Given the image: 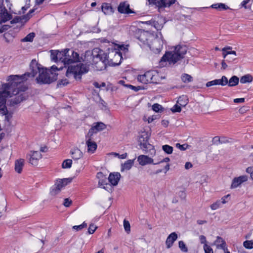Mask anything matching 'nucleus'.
Returning a JSON list of instances; mask_svg holds the SVG:
<instances>
[{
    "label": "nucleus",
    "mask_w": 253,
    "mask_h": 253,
    "mask_svg": "<svg viewBox=\"0 0 253 253\" xmlns=\"http://www.w3.org/2000/svg\"><path fill=\"white\" fill-rule=\"evenodd\" d=\"M246 171L247 172L250 173L251 177L253 179V167L247 168Z\"/></svg>",
    "instance_id": "60"
},
{
    "label": "nucleus",
    "mask_w": 253,
    "mask_h": 253,
    "mask_svg": "<svg viewBox=\"0 0 253 253\" xmlns=\"http://www.w3.org/2000/svg\"><path fill=\"white\" fill-rule=\"evenodd\" d=\"M192 166H192V164L191 163H190V162H186L185 165V168L186 169H189L192 168Z\"/></svg>",
    "instance_id": "64"
},
{
    "label": "nucleus",
    "mask_w": 253,
    "mask_h": 253,
    "mask_svg": "<svg viewBox=\"0 0 253 253\" xmlns=\"http://www.w3.org/2000/svg\"><path fill=\"white\" fill-rule=\"evenodd\" d=\"M86 144L87 146V151L88 152L93 153L97 148L96 143L92 140V137H87V134L86 135Z\"/></svg>",
    "instance_id": "20"
},
{
    "label": "nucleus",
    "mask_w": 253,
    "mask_h": 253,
    "mask_svg": "<svg viewBox=\"0 0 253 253\" xmlns=\"http://www.w3.org/2000/svg\"><path fill=\"white\" fill-rule=\"evenodd\" d=\"M217 85L216 79L212 80L211 81L208 82L206 84L207 87H210V86H211L212 85Z\"/></svg>",
    "instance_id": "57"
},
{
    "label": "nucleus",
    "mask_w": 253,
    "mask_h": 253,
    "mask_svg": "<svg viewBox=\"0 0 253 253\" xmlns=\"http://www.w3.org/2000/svg\"><path fill=\"white\" fill-rule=\"evenodd\" d=\"M128 45H122L119 46L120 50L126 52L128 51Z\"/></svg>",
    "instance_id": "58"
},
{
    "label": "nucleus",
    "mask_w": 253,
    "mask_h": 253,
    "mask_svg": "<svg viewBox=\"0 0 253 253\" xmlns=\"http://www.w3.org/2000/svg\"><path fill=\"white\" fill-rule=\"evenodd\" d=\"M153 24L152 26H153L157 30H161V29L163 27V26L161 24H159L158 22L155 21L153 22Z\"/></svg>",
    "instance_id": "55"
},
{
    "label": "nucleus",
    "mask_w": 253,
    "mask_h": 253,
    "mask_svg": "<svg viewBox=\"0 0 253 253\" xmlns=\"http://www.w3.org/2000/svg\"><path fill=\"white\" fill-rule=\"evenodd\" d=\"M121 174L119 172L110 173L108 179L112 185L116 186L118 184L120 179Z\"/></svg>",
    "instance_id": "22"
},
{
    "label": "nucleus",
    "mask_w": 253,
    "mask_h": 253,
    "mask_svg": "<svg viewBox=\"0 0 253 253\" xmlns=\"http://www.w3.org/2000/svg\"><path fill=\"white\" fill-rule=\"evenodd\" d=\"M163 43V40L157 37L154 39L151 44H149V46L154 53H158L162 49Z\"/></svg>",
    "instance_id": "12"
},
{
    "label": "nucleus",
    "mask_w": 253,
    "mask_h": 253,
    "mask_svg": "<svg viewBox=\"0 0 253 253\" xmlns=\"http://www.w3.org/2000/svg\"><path fill=\"white\" fill-rule=\"evenodd\" d=\"M137 161L141 166L153 164V159L148 156L141 155L138 157Z\"/></svg>",
    "instance_id": "21"
},
{
    "label": "nucleus",
    "mask_w": 253,
    "mask_h": 253,
    "mask_svg": "<svg viewBox=\"0 0 253 253\" xmlns=\"http://www.w3.org/2000/svg\"><path fill=\"white\" fill-rule=\"evenodd\" d=\"M199 239L201 244H203L204 245H208L206 238L205 236L200 235L199 237Z\"/></svg>",
    "instance_id": "56"
},
{
    "label": "nucleus",
    "mask_w": 253,
    "mask_h": 253,
    "mask_svg": "<svg viewBox=\"0 0 253 253\" xmlns=\"http://www.w3.org/2000/svg\"><path fill=\"white\" fill-rule=\"evenodd\" d=\"M163 150L168 154H170L172 153L173 147L169 145H164L162 146Z\"/></svg>",
    "instance_id": "39"
},
{
    "label": "nucleus",
    "mask_w": 253,
    "mask_h": 253,
    "mask_svg": "<svg viewBox=\"0 0 253 253\" xmlns=\"http://www.w3.org/2000/svg\"><path fill=\"white\" fill-rule=\"evenodd\" d=\"M25 160L23 159H19L15 161L14 169L16 172L21 173L24 166Z\"/></svg>",
    "instance_id": "25"
},
{
    "label": "nucleus",
    "mask_w": 253,
    "mask_h": 253,
    "mask_svg": "<svg viewBox=\"0 0 253 253\" xmlns=\"http://www.w3.org/2000/svg\"><path fill=\"white\" fill-rule=\"evenodd\" d=\"M105 184H107V178L106 177L104 178L99 180L98 185L99 186L101 187L104 186Z\"/></svg>",
    "instance_id": "52"
},
{
    "label": "nucleus",
    "mask_w": 253,
    "mask_h": 253,
    "mask_svg": "<svg viewBox=\"0 0 253 253\" xmlns=\"http://www.w3.org/2000/svg\"><path fill=\"white\" fill-rule=\"evenodd\" d=\"M65 51H66V56L65 58H64V59H65L64 65L70 64L74 62H80L81 61V58H80L79 54L77 52L73 50H71L70 52V50L69 49H65Z\"/></svg>",
    "instance_id": "10"
},
{
    "label": "nucleus",
    "mask_w": 253,
    "mask_h": 253,
    "mask_svg": "<svg viewBox=\"0 0 253 253\" xmlns=\"http://www.w3.org/2000/svg\"><path fill=\"white\" fill-rule=\"evenodd\" d=\"M216 84L225 86L228 84V79L225 76H223L220 79H216Z\"/></svg>",
    "instance_id": "33"
},
{
    "label": "nucleus",
    "mask_w": 253,
    "mask_h": 253,
    "mask_svg": "<svg viewBox=\"0 0 253 253\" xmlns=\"http://www.w3.org/2000/svg\"><path fill=\"white\" fill-rule=\"evenodd\" d=\"M248 180V177L246 175H242L233 179L231 187L235 188L239 186L244 182Z\"/></svg>",
    "instance_id": "19"
},
{
    "label": "nucleus",
    "mask_w": 253,
    "mask_h": 253,
    "mask_svg": "<svg viewBox=\"0 0 253 253\" xmlns=\"http://www.w3.org/2000/svg\"><path fill=\"white\" fill-rule=\"evenodd\" d=\"M221 206V202L220 200L217 201L216 202L213 203L211 205V208L212 210H215L218 209Z\"/></svg>",
    "instance_id": "46"
},
{
    "label": "nucleus",
    "mask_w": 253,
    "mask_h": 253,
    "mask_svg": "<svg viewBox=\"0 0 253 253\" xmlns=\"http://www.w3.org/2000/svg\"><path fill=\"white\" fill-rule=\"evenodd\" d=\"M71 182V179L70 178H63V179H59L57 180L55 183V186H56L58 188H59V189L61 190L63 187L67 185L68 183Z\"/></svg>",
    "instance_id": "27"
},
{
    "label": "nucleus",
    "mask_w": 253,
    "mask_h": 253,
    "mask_svg": "<svg viewBox=\"0 0 253 253\" xmlns=\"http://www.w3.org/2000/svg\"><path fill=\"white\" fill-rule=\"evenodd\" d=\"M51 59L52 61L57 62L58 50H51Z\"/></svg>",
    "instance_id": "43"
},
{
    "label": "nucleus",
    "mask_w": 253,
    "mask_h": 253,
    "mask_svg": "<svg viewBox=\"0 0 253 253\" xmlns=\"http://www.w3.org/2000/svg\"><path fill=\"white\" fill-rule=\"evenodd\" d=\"M149 4L155 5L159 11L162 8L169 7L176 2V0H147Z\"/></svg>",
    "instance_id": "9"
},
{
    "label": "nucleus",
    "mask_w": 253,
    "mask_h": 253,
    "mask_svg": "<svg viewBox=\"0 0 253 253\" xmlns=\"http://www.w3.org/2000/svg\"><path fill=\"white\" fill-rule=\"evenodd\" d=\"M253 80V77L250 74H247L242 76L240 79V82L242 84L250 83Z\"/></svg>",
    "instance_id": "31"
},
{
    "label": "nucleus",
    "mask_w": 253,
    "mask_h": 253,
    "mask_svg": "<svg viewBox=\"0 0 253 253\" xmlns=\"http://www.w3.org/2000/svg\"><path fill=\"white\" fill-rule=\"evenodd\" d=\"M134 160H128L126 161L124 164H122L121 171L125 170H129L133 166Z\"/></svg>",
    "instance_id": "29"
},
{
    "label": "nucleus",
    "mask_w": 253,
    "mask_h": 253,
    "mask_svg": "<svg viewBox=\"0 0 253 253\" xmlns=\"http://www.w3.org/2000/svg\"><path fill=\"white\" fill-rule=\"evenodd\" d=\"M153 73L152 71H148L143 75H139L137 77L138 81L143 84H147L148 83H154Z\"/></svg>",
    "instance_id": "14"
},
{
    "label": "nucleus",
    "mask_w": 253,
    "mask_h": 253,
    "mask_svg": "<svg viewBox=\"0 0 253 253\" xmlns=\"http://www.w3.org/2000/svg\"><path fill=\"white\" fill-rule=\"evenodd\" d=\"M60 191H61V190L59 189V188H58L54 184L51 187L50 193L52 196H55L56 195L58 194L60 192Z\"/></svg>",
    "instance_id": "40"
},
{
    "label": "nucleus",
    "mask_w": 253,
    "mask_h": 253,
    "mask_svg": "<svg viewBox=\"0 0 253 253\" xmlns=\"http://www.w3.org/2000/svg\"><path fill=\"white\" fill-rule=\"evenodd\" d=\"M181 97H179L177 101V103L174 105L171 108V111L173 113L175 112H180L181 111V106L182 105L181 104H179V105L177 104L178 103H179V102L181 101Z\"/></svg>",
    "instance_id": "34"
},
{
    "label": "nucleus",
    "mask_w": 253,
    "mask_h": 253,
    "mask_svg": "<svg viewBox=\"0 0 253 253\" xmlns=\"http://www.w3.org/2000/svg\"><path fill=\"white\" fill-rule=\"evenodd\" d=\"M214 244L216 246L217 249H221L223 251L227 250L226 242L221 237L217 236Z\"/></svg>",
    "instance_id": "26"
},
{
    "label": "nucleus",
    "mask_w": 253,
    "mask_h": 253,
    "mask_svg": "<svg viewBox=\"0 0 253 253\" xmlns=\"http://www.w3.org/2000/svg\"><path fill=\"white\" fill-rule=\"evenodd\" d=\"M106 127V125L102 122L95 123L93 124L87 133V137H92L93 134L98 131L104 130Z\"/></svg>",
    "instance_id": "13"
},
{
    "label": "nucleus",
    "mask_w": 253,
    "mask_h": 253,
    "mask_svg": "<svg viewBox=\"0 0 253 253\" xmlns=\"http://www.w3.org/2000/svg\"><path fill=\"white\" fill-rule=\"evenodd\" d=\"M130 29L135 32V36L144 44L149 45L148 40L152 36L148 32H145L140 29L137 28L134 26H131Z\"/></svg>",
    "instance_id": "8"
},
{
    "label": "nucleus",
    "mask_w": 253,
    "mask_h": 253,
    "mask_svg": "<svg viewBox=\"0 0 253 253\" xmlns=\"http://www.w3.org/2000/svg\"><path fill=\"white\" fill-rule=\"evenodd\" d=\"M89 71V65L79 63L75 65H70L68 67L66 75L68 78L73 77L75 79L81 80L83 74Z\"/></svg>",
    "instance_id": "4"
},
{
    "label": "nucleus",
    "mask_w": 253,
    "mask_h": 253,
    "mask_svg": "<svg viewBox=\"0 0 253 253\" xmlns=\"http://www.w3.org/2000/svg\"><path fill=\"white\" fill-rule=\"evenodd\" d=\"M102 12L105 15H111L114 12V9L111 4L108 3H103L101 6Z\"/></svg>",
    "instance_id": "24"
},
{
    "label": "nucleus",
    "mask_w": 253,
    "mask_h": 253,
    "mask_svg": "<svg viewBox=\"0 0 253 253\" xmlns=\"http://www.w3.org/2000/svg\"><path fill=\"white\" fill-rule=\"evenodd\" d=\"M244 246L247 249L253 248V241H246L243 243Z\"/></svg>",
    "instance_id": "45"
},
{
    "label": "nucleus",
    "mask_w": 253,
    "mask_h": 253,
    "mask_svg": "<svg viewBox=\"0 0 253 253\" xmlns=\"http://www.w3.org/2000/svg\"><path fill=\"white\" fill-rule=\"evenodd\" d=\"M66 51H65V50H64V51H58L57 62L60 61V62L63 63L64 64L65 61V59H64V58H65V57H66Z\"/></svg>",
    "instance_id": "32"
},
{
    "label": "nucleus",
    "mask_w": 253,
    "mask_h": 253,
    "mask_svg": "<svg viewBox=\"0 0 253 253\" xmlns=\"http://www.w3.org/2000/svg\"><path fill=\"white\" fill-rule=\"evenodd\" d=\"M163 109V108L162 106L158 103H155V104H153L152 106L153 110L156 112H159L162 111Z\"/></svg>",
    "instance_id": "42"
},
{
    "label": "nucleus",
    "mask_w": 253,
    "mask_h": 253,
    "mask_svg": "<svg viewBox=\"0 0 253 253\" xmlns=\"http://www.w3.org/2000/svg\"><path fill=\"white\" fill-rule=\"evenodd\" d=\"M11 18V15L8 13L7 10L0 2V23L5 22Z\"/></svg>",
    "instance_id": "16"
},
{
    "label": "nucleus",
    "mask_w": 253,
    "mask_h": 253,
    "mask_svg": "<svg viewBox=\"0 0 253 253\" xmlns=\"http://www.w3.org/2000/svg\"><path fill=\"white\" fill-rule=\"evenodd\" d=\"M72 161L71 159H67L64 160L62 164V167L63 169H69L72 166Z\"/></svg>",
    "instance_id": "38"
},
{
    "label": "nucleus",
    "mask_w": 253,
    "mask_h": 253,
    "mask_svg": "<svg viewBox=\"0 0 253 253\" xmlns=\"http://www.w3.org/2000/svg\"><path fill=\"white\" fill-rule=\"evenodd\" d=\"M226 49H232V47L230 46L225 47L222 48V55L224 58H227L228 55H233V57L232 59H226V61L228 62H232L234 60L236 59V52L235 51H226Z\"/></svg>",
    "instance_id": "18"
},
{
    "label": "nucleus",
    "mask_w": 253,
    "mask_h": 253,
    "mask_svg": "<svg viewBox=\"0 0 253 253\" xmlns=\"http://www.w3.org/2000/svg\"><path fill=\"white\" fill-rule=\"evenodd\" d=\"M62 68L58 69L53 65L51 69L47 71L46 69L43 68L41 65L38 63L35 60H33L30 64V72L26 73L20 77L23 81L27 80V77H34L38 75L36 78L38 83L40 84H49L56 81L57 79V74L56 71L62 70Z\"/></svg>",
    "instance_id": "1"
},
{
    "label": "nucleus",
    "mask_w": 253,
    "mask_h": 253,
    "mask_svg": "<svg viewBox=\"0 0 253 253\" xmlns=\"http://www.w3.org/2000/svg\"><path fill=\"white\" fill-rule=\"evenodd\" d=\"M149 136L147 132H142L140 134L138 142L140 148L146 153L153 157L156 154V151L153 145L148 143Z\"/></svg>",
    "instance_id": "6"
},
{
    "label": "nucleus",
    "mask_w": 253,
    "mask_h": 253,
    "mask_svg": "<svg viewBox=\"0 0 253 253\" xmlns=\"http://www.w3.org/2000/svg\"><path fill=\"white\" fill-rule=\"evenodd\" d=\"M239 82V79L236 76H232L230 80H228V85L230 87L235 86L237 85Z\"/></svg>",
    "instance_id": "30"
},
{
    "label": "nucleus",
    "mask_w": 253,
    "mask_h": 253,
    "mask_svg": "<svg viewBox=\"0 0 253 253\" xmlns=\"http://www.w3.org/2000/svg\"><path fill=\"white\" fill-rule=\"evenodd\" d=\"M212 142L214 144H217V142L222 143H224L225 141L220 140V139L218 136H215L212 139Z\"/></svg>",
    "instance_id": "53"
},
{
    "label": "nucleus",
    "mask_w": 253,
    "mask_h": 253,
    "mask_svg": "<svg viewBox=\"0 0 253 253\" xmlns=\"http://www.w3.org/2000/svg\"><path fill=\"white\" fill-rule=\"evenodd\" d=\"M72 204V201L69 198H66L64 199L63 205L66 207H69Z\"/></svg>",
    "instance_id": "54"
},
{
    "label": "nucleus",
    "mask_w": 253,
    "mask_h": 253,
    "mask_svg": "<svg viewBox=\"0 0 253 253\" xmlns=\"http://www.w3.org/2000/svg\"><path fill=\"white\" fill-rule=\"evenodd\" d=\"M245 102L244 98H236L234 99V102L236 103H243Z\"/></svg>",
    "instance_id": "61"
},
{
    "label": "nucleus",
    "mask_w": 253,
    "mask_h": 253,
    "mask_svg": "<svg viewBox=\"0 0 253 253\" xmlns=\"http://www.w3.org/2000/svg\"><path fill=\"white\" fill-rule=\"evenodd\" d=\"M96 229L97 227L96 226L93 224H91L88 229V233L90 234H93Z\"/></svg>",
    "instance_id": "50"
},
{
    "label": "nucleus",
    "mask_w": 253,
    "mask_h": 253,
    "mask_svg": "<svg viewBox=\"0 0 253 253\" xmlns=\"http://www.w3.org/2000/svg\"><path fill=\"white\" fill-rule=\"evenodd\" d=\"M96 177L99 179H101L102 178H104V177H105V175H104V174H103L102 172H97V174H96Z\"/></svg>",
    "instance_id": "62"
},
{
    "label": "nucleus",
    "mask_w": 253,
    "mask_h": 253,
    "mask_svg": "<svg viewBox=\"0 0 253 253\" xmlns=\"http://www.w3.org/2000/svg\"><path fill=\"white\" fill-rule=\"evenodd\" d=\"M204 250L205 253H213L212 249L208 245H204Z\"/></svg>",
    "instance_id": "49"
},
{
    "label": "nucleus",
    "mask_w": 253,
    "mask_h": 253,
    "mask_svg": "<svg viewBox=\"0 0 253 253\" xmlns=\"http://www.w3.org/2000/svg\"><path fill=\"white\" fill-rule=\"evenodd\" d=\"M170 161V159L168 157H166L164 159H163L162 160L160 161V162H158L155 163H153L154 165H158L159 164H160L161 163L163 162H169Z\"/></svg>",
    "instance_id": "59"
},
{
    "label": "nucleus",
    "mask_w": 253,
    "mask_h": 253,
    "mask_svg": "<svg viewBox=\"0 0 253 253\" xmlns=\"http://www.w3.org/2000/svg\"><path fill=\"white\" fill-rule=\"evenodd\" d=\"M124 227L125 231L129 233L130 231V226L129 222L126 220H124Z\"/></svg>",
    "instance_id": "47"
},
{
    "label": "nucleus",
    "mask_w": 253,
    "mask_h": 253,
    "mask_svg": "<svg viewBox=\"0 0 253 253\" xmlns=\"http://www.w3.org/2000/svg\"><path fill=\"white\" fill-rule=\"evenodd\" d=\"M68 84V82L67 79L61 80L59 81L57 84V86L58 87H61L65 86Z\"/></svg>",
    "instance_id": "48"
},
{
    "label": "nucleus",
    "mask_w": 253,
    "mask_h": 253,
    "mask_svg": "<svg viewBox=\"0 0 253 253\" xmlns=\"http://www.w3.org/2000/svg\"><path fill=\"white\" fill-rule=\"evenodd\" d=\"M35 36V34L34 33H30L28 34L24 39H23L21 41L23 42H31L33 41V39Z\"/></svg>",
    "instance_id": "36"
},
{
    "label": "nucleus",
    "mask_w": 253,
    "mask_h": 253,
    "mask_svg": "<svg viewBox=\"0 0 253 253\" xmlns=\"http://www.w3.org/2000/svg\"><path fill=\"white\" fill-rule=\"evenodd\" d=\"M86 227L87 224L85 222H84L82 224L80 225H75L73 226L72 228L77 231H79Z\"/></svg>",
    "instance_id": "44"
},
{
    "label": "nucleus",
    "mask_w": 253,
    "mask_h": 253,
    "mask_svg": "<svg viewBox=\"0 0 253 253\" xmlns=\"http://www.w3.org/2000/svg\"><path fill=\"white\" fill-rule=\"evenodd\" d=\"M229 197H230V195H229V194H228V195H226V196H223V197L221 198V201H220V202H221V203H222V204H224L226 203H227V201H226V199L227 198H228Z\"/></svg>",
    "instance_id": "63"
},
{
    "label": "nucleus",
    "mask_w": 253,
    "mask_h": 253,
    "mask_svg": "<svg viewBox=\"0 0 253 253\" xmlns=\"http://www.w3.org/2000/svg\"><path fill=\"white\" fill-rule=\"evenodd\" d=\"M118 11L122 14L134 13L135 12L129 8V4L126 2H121L118 7Z\"/></svg>",
    "instance_id": "17"
},
{
    "label": "nucleus",
    "mask_w": 253,
    "mask_h": 253,
    "mask_svg": "<svg viewBox=\"0 0 253 253\" xmlns=\"http://www.w3.org/2000/svg\"><path fill=\"white\" fill-rule=\"evenodd\" d=\"M110 55V64L113 66L119 65L123 59L122 54L121 51H117L116 50H112L109 52Z\"/></svg>",
    "instance_id": "11"
},
{
    "label": "nucleus",
    "mask_w": 253,
    "mask_h": 253,
    "mask_svg": "<svg viewBox=\"0 0 253 253\" xmlns=\"http://www.w3.org/2000/svg\"><path fill=\"white\" fill-rule=\"evenodd\" d=\"M12 89L11 86L8 84H2L0 88V113L5 115V120L9 121L10 118L8 115V111L5 106L7 97Z\"/></svg>",
    "instance_id": "5"
},
{
    "label": "nucleus",
    "mask_w": 253,
    "mask_h": 253,
    "mask_svg": "<svg viewBox=\"0 0 253 253\" xmlns=\"http://www.w3.org/2000/svg\"><path fill=\"white\" fill-rule=\"evenodd\" d=\"M72 158L74 160H78L83 157V153L78 148H75L70 151Z\"/></svg>",
    "instance_id": "28"
},
{
    "label": "nucleus",
    "mask_w": 253,
    "mask_h": 253,
    "mask_svg": "<svg viewBox=\"0 0 253 253\" xmlns=\"http://www.w3.org/2000/svg\"><path fill=\"white\" fill-rule=\"evenodd\" d=\"M187 47L185 45H178L174 47V50L166 52L160 60L159 63L161 67H165L169 64H174L178 61L182 59L186 53Z\"/></svg>",
    "instance_id": "3"
},
{
    "label": "nucleus",
    "mask_w": 253,
    "mask_h": 253,
    "mask_svg": "<svg viewBox=\"0 0 253 253\" xmlns=\"http://www.w3.org/2000/svg\"><path fill=\"white\" fill-rule=\"evenodd\" d=\"M176 146L180 150L184 151L187 148L188 145L186 144L181 145L179 143H177Z\"/></svg>",
    "instance_id": "51"
},
{
    "label": "nucleus",
    "mask_w": 253,
    "mask_h": 253,
    "mask_svg": "<svg viewBox=\"0 0 253 253\" xmlns=\"http://www.w3.org/2000/svg\"><path fill=\"white\" fill-rule=\"evenodd\" d=\"M178 247L182 252H185V253H186L188 252V249L183 241H180L179 242Z\"/></svg>",
    "instance_id": "41"
},
{
    "label": "nucleus",
    "mask_w": 253,
    "mask_h": 253,
    "mask_svg": "<svg viewBox=\"0 0 253 253\" xmlns=\"http://www.w3.org/2000/svg\"><path fill=\"white\" fill-rule=\"evenodd\" d=\"M181 80L183 82L186 83L191 82L193 80V78L190 75L184 74L181 76Z\"/></svg>",
    "instance_id": "37"
},
{
    "label": "nucleus",
    "mask_w": 253,
    "mask_h": 253,
    "mask_svg": "<svg viewBox=\"0 0 253 253\" xmlns=\"http://www.w3.org/2000/svg\"><path fill=\"white\" fill-rule=\"evenodd\" d=\"M211 7L215 9H224L226 10L229 8V7L225 5L224 3H216L212 4Z\"/></svg>",
    "instance_id": "35"
},
{
    "label": "nucleus",
    "mask_w": 253,
    "mask_h": 253,
    "mask_svg": "<svg viewBox=\"0 0 253 253\" xmlns=\"http://www.w3.org/2000/svg\"><path fill=\"white\" fill-rule=\"evenodd\" d=\"M95 52H97L95 50H94L92 52L93 58H96V59H99L98 61L96 62V68L99 70H102L105 69L107 64L110 62V61H109V58H110L109 53L107 54L102 51H100L97 54L95 55Z\"/></svg>",
    "instance_id": "7"
},
{
    "label": "nucleus",
    "mask_w": 253,
    "mask_h": 253,
    "mask_svg": "<svg viewBox=\"0 0 253 253\" xmlns=\"http://www.w3.org/2000/svg\"><path fill=\"white\" fill-rule=\"evenodd\" d=\"M31 154L27 155V158L29 157V162L32 165L36 166L38 164V161L42 157V155L39 151H32Z\"/></svg>",
    "instance_id": "15"
},
{
    "label": "nucleus",
    "mask_w": 253,
    "mask_h": 253,
    "mask_svg": "<svg viewBox=\"0 0 253 253\" xmlns=\"http://www.w3.org/2000/svg\"><path fill=\"white\" fill-rule=\"evenodd\" d=\"M12 81L9 84H4L11 86L12 89L9 92V95L7 97L11 99L8 100L9 105L14 106L21 103L25 99V95L24 92L27 89V87L24 86L21 82L22 80L20 76H15L13 77Z\"/></svg>",
    "instance_id": "2"
},
{
    "label": "nucleus",
    "mask_w": 253,
    "mask_h": 253,
    "mask_svg": "<svg viewBox=\"0 0 253 253\" xmlns=\"http://www.w3.org/2000/svg\"><path fill=\"white\" fill-rule=\"evenodd\" d=\"M177 239V235L175 232H172L167 237L166 241V244L167 248H170Z\"/></svg>",
    "instance_id": "23"
}]
</instances>
